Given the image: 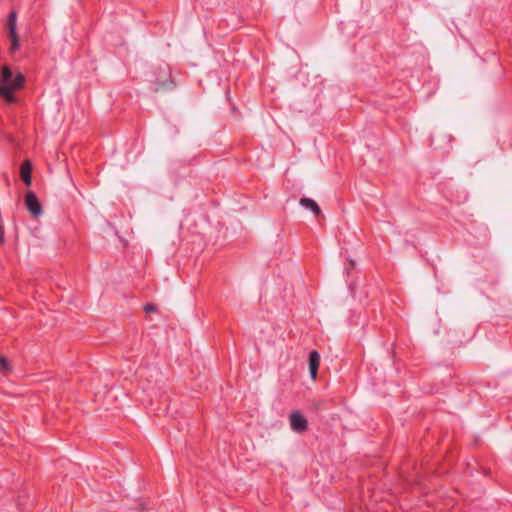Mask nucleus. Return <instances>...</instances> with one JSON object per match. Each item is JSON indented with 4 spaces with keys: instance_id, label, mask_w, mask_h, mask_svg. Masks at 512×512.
<instances>
[{
    "instance_id": "8",
    "label": "nucleus",
    "mask_w": 512,
    "mask_h": 512,
    "mask_svg": "<svg viewBox=\"0 0 512 512\" xmlns=\"http://www.w3.org/2000/svg\"><path fill=\"white\" fill-rule=\"evenodd\" d=\"M0 371L4 374H7L11 371L10 361L3 355H0Z\"/></svg>"
},
{
    "instance_id": "6",
    "label": "nucleus",
    "mask_w": 512,
    "mask_h": 512,
    "mask_svg": "<svg viewBox=\"0 0 512 512\" xmlns=\"http://www.w3.org/2000/svg\"><path fill=\"white\" fill-rule=\"evenodd\" d=\"M309 373L313 380L317 379L320 366V354L317 350H312L308 356Z\"/></svg>"
},
{
    "instance_id": "3",
    "label": "nucleus",
    "mask_w": 512,
    "mask_h": 512,
    "mask_svg": "<svg viewBox=\"0 0 512 512\" xmlns=\"http://www.w3.org/2000/svg\"><path fill=\"white\" fill-rule=\"evenodd\" d=\"M16 20H17V13H16V11L13 10L9 13L8 19H7L8 36L11 40L10 50L12 52L16 51L20 47V39H19V36L17 33Z\"/></svg>"
},
{
    "instance_id": "9",
    "label": "nucleus",
    "mask_w": 512,
    "mask_h": 512,
    "mask_svg": "<svg viewBox=\"0 0 512 512\" xmlns=\"http://www.w3.org/2000/svg\"><path fill=\"white\" fill-rule=\"evenodd\" d=\"M174 86V82L173 80L171 79V76L169 77V79L165 80V81H162L161 83L157 84V86H155L154 88V91L157 92L161 89H170Z\"/></svg>"
},
{
    "instance_id": "1",
    "label": "nucleus",
    "mask_w": 512,
    "mask_h": 512,
    "mask_svg": "<svg viewBox=\"0 0 512 512\" xmlns=\"http://www.w3.org/2000/svg\"><path fill=\"white\" fill-rule=\"evenodd\" d=\"M25 84V76L18 72L14 75L12 69L8 65L1 68L0 77V96L9 104L17 102L15 91L23 88Z\"/></svg>"
},
{
    "instance_id": "5",
    "label": "nucleus",
    "mask_w": 512,
    "mask_h": 512,
    "mask_svg": "<svg viewBox=\"0 0 512 512\" xmlns=\"http://www.w3.org/2000/svg\"><path fill=\"white\" fill-rule=\"evenodd\" d=\"M32 169L33 165L29 159L24 160L20 165V178L27 187L32 184Z\"/></svg>"
},
{
    "instance_id": "4",
    "label": "nucleus",
    "mask_w": 512,
    "mask_h": 512,
    "mask_svg": "<svg viewBox=\"0 0 512 512\" xmlns=\"http://www.w3.org/2000/svg\"><path fill=\"white\" fill-rule=\"evenodd\" d=\"M290 427L296 433H304L308 430V421L300 411H294L289 416Z\"/></svg>"
},
{
    "instance_id": "12",
    "label": "nucleus",
    "mask_w": 512,
    "mask_h": 512,
    "mask_svg": "<svg viewBox=\"0 0 512 512\" xmlns=\"http://www.w3.org/2000/svg\"><path fill=\"white\" fill-rule=\"evenodd\" d=\"M5 244V230L3 225L0 223V245Z\"/></svg>"
},
{
    "instance_id": "2",
    "label": "nucleus",
    "mask_w": 512,
    "mask_h": 512,
    "mask_svg": "<svg viewBox=\"0 0 512 512\" xmlns=\"http://www.w3.org/2000/svg\"><path fill=\"white\" fill-rule=\"evenodd\" d=\"M24 204L28 212L34 217L38 218L43 213V207L39 201L36 193L32 190H28L24 196Z\"/></svg>"
},
{
    "instance_id": "11",
    "label": "nucleus",
    "mask_w": 512,
    "mask_h": 512,
    "mask_svg": "<svg viewBox=\"0 0 512 512\" xmlns=\"http://www.w3.org/2000/svg\"><path fill=\"white\" fill-rule=\"evenodd\" d=\"M157 310V306L153 303H147L145 306H144V311L145 312H155Z\"/></svg>"
},
{
    "instance_id": "7",
    "label": "nucleus",
    "mask_w": 512,
    "mask_h": 512,
    "mask_svg": "<svg viewBox=\"0 0 512 512\" xmlns=\"http://www.w3.org/2000/svg\"><path fill=\"white\" fill-rule=\"evenodd\" d=\"M300 205L304 207L305 209H309L313 212L315 217L322 216V211L319 205L311 198L308 197H302L299 201Z\"/></svg>"
},
{
    "instance_id": "10",
    "label": "nucleus",
    "mask_w": 512,
    "mask_h": 512,
    "mask_svg": "<svg viewBox=\"0 0 512 512\" xmlns=\"http://www.w3.org/2000/svg\"><path fill=\"white\" fill-rule=\"evenodd\" d=\"M325 402L323 400H313L311 402V409L319 411L324 407Z\"/></svg>"
}]
</instances>
